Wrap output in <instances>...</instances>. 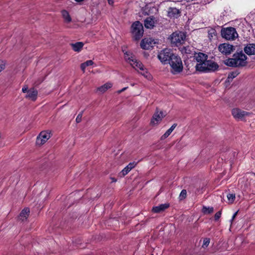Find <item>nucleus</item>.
Instances as JSON below:
<instances>
[{"mask_svg":"<svg viewBox=\"0 0 255 255\" xmlns=\"http://www.w3.org/2000/svg\"><path fill=\"white\" fill-rule=\"evenodd\" d=\"M164 117L165 115H163V112H159L157 108L151 120L150 125L152 126L158 125Z\"/></svg>","mask_w":255,"mask_h":255,"instance_id":"obj_11","label":"nucleus"},{"mask_svg":"<svg viewBox=\"0 0 255 255\" xmlns=\"http://www.w3.org/2000/svg\"><path fill=\"white\" fill-rule=\"evenodd\" d=\"M221 34L223 38L229 40H234L238 36L236 29L231 27L222 29Z\"/></svg>","mask_w":255,"mask_h":255,"instance_id":"obj_5","label":"nucleus"},{"mask_svg":"<svg viewBox=\"0 0 255 255\" xmlns=\"http://www.w3.org/2000/svg\"><path fill=\"white\" fill-rule=\"evenodd\" d=\"M210 242V239L209 238H205L203 241V244L202 245V248H207Z\"/></svg>","mask_w":255,"mask_h":255,"instance_id":"obj_32","label":"nucleus"},{"mask_svg":"<svg viewBox=\"0 0 255 255\" xmlns=\"http://www.w3.org/2000/svg\"><path fill=\"white\" fill-rule=\"evenodd\" d=\"M71 46L74 51L79 52L82 49L84 43L82 42H77L75 43H71Z\"/></svg>","mask_w":255,"mask_h":255,"instance_id":"obj_23","label":"nucleus"},{"mask_svg":"<svg viewBox=\"0 0 255 255\" xmlns=\"http://www.w3.org/2000/svg\"><path fill=\"white\" fill-rule=\"evenodd\" d=\"M207 72H214L219 68L218 64L213 61L208 60L207 62Z\"/></svg>","mask_w":255,"mask_h":255,"instance_id":"obj_16","label":"nucleus"},{"mask_svg":"<svg viewBox=\"0 0 255 255\" xmlns=\"http://www.w3.org/2000/svg\"><path fill=\"white\" fill-rule=\"evenodd\" d=\"M108 1L110 5H113L114 3V0H108Z\"/></svg>","mask_w":255,"mask_h":255,"instance_id":"obj_44","label":"nucleus"},{"mask_svg":"<svg viewBox=\"0 0 255 255\" xmlns=\"http://www.w3.org/2000/svg\"><path fill=\"white\" fill-rule=\"evenodd\" d=\"M130 170L128 167H125L121 171L123 176L126 175Z\"/></svg>","mask_w":255,"mask_h":255,"instance_id":"obj_34","label":"nucleus"},{"mask_svg":"<svg viewBox=\"0 0 255 255\" xmlns=\"http://www.w3.org/2000/svg\"><path fill=\"white\" fill-rule=\"evenodd\" d=\"M75 0L77 2H81V1H83L84 0Z\"/></svg>","mask_w":255,"mask_h":255,"instance_id":"obj_45","label":"nucleus"},{"mask_svg":"<svg viewBox=\"0 0 255 255\" xmlns=\"http://www.w3.org/2000/svg\"><path fill=\"white\" fill-rule=\"evenodd\" d=\"M62 15L65 22L69 23L72 21V18L69 12L66 10H63L61 11Z\"/></svg>","mask_w":255,"mask_h":255,"instance_id":"obj_27","label":"nucleus"},{"mask_svg":"<svg viewBox=\"0 0 255 255\" xmlns=\"http://www.w3.org/2000/svg\"><path fill=\"white\" fill-rule=\"evenodd\" d=\"M218 50L222 54L228 55L231 54L235 50V48L232 44L224 43L218 46Z\"/></svg>","mask_w":255,"mask_h":255,"instance_id":"obj_9","label":"nucleus"},{"mask_svg":"<svg viewBox=\"0 0 255 255\" xmlns=\"http://www.w3.org/2000/svg\"><path fill=\"white\" fill-rule=\"evenodd\" d=\"M51 137V132L48 130L40 132L36 138V143L38 145L44 144Z\"/></svg>","mask_w":255,"mask_h":255,"instance_id":"obj_8","label":"nucleus"},{"mask_svg":"<svg viewBox=\"0 0 255 255\" xmlns=\"http://www.w3.org/2000/svg\"><path fill=\"white\" fill-rule=\"evenodd\" d=\"M169 206V204H162L158 206L153 207L152 211L154 213H160L166 209L168 208Z\"/></svg>","mask_w":255,"mask_h":255,"instance_id":"obj_19","label":"nucleus"},{"mask_svg":"<svg viewBox=\"0 0 255 255\" xmlns=\"http://www.w3.org/2000/svg\"><path fill=\"white\" fill-rule=\"evenodd\" d=\"M187 191L185 189H183L179 196V199L180 200H182L184 199L186 197Z\"/></svg>","mask_w":255,"mask_h":255,"instance_id":"obj_30","label":"nucleus"},{"mask_svg":"<svg viewBox=\"0 0 255 255\" xmlns=\"http://www.w3.org/2000/svg\"><path fill=\"white\" fill-rule=\"evenodd\" d=\"M124 52V58L125 60L128 62L134 69H136V64L140 63V62L138 61L132 53L130 51H126L123 50Z\"/></svg>","mask_w":255,"mask_h":255,"instance_id":"obj_7","label":"nucleus"},{"mask_svg":"<svg viewBox=\"0 0 255 255\" xmlns=\"http://www.w3.org/2000/svg\"><path fill=\"white\" fill-rule=\"evenodd\" d=\"M208 61V60H206L201 63H197L195 66L196 70L200 72H207Z\"/></svg>","mask_w":255,"mask_h":255,"instance_id":"obj_15","label":"nucleus"},{"mask_svg":"<svg viewBox=\"0 0 255 255\" xmlns=\"http://www.w3.org/2000/svg\"><path fill=\"white\" fill-rule=\"evenodd\" d=\"M232 114L234 118L237 120H243L244 118L250 115V113L242 111L238 108L233 109L232 111Z\"/></svg>","mask_w":255,"mask_h":255,"instance_id":"obj_10","label":"nucleus"},{"mask_svg":"<svg viewBox=\"0 0 255 255\" xmlns=\"http://www.w3.org/2000/svg\"><path fill=\"white\" fill-rule=\"evenodd\" d=\"M112 180L113 182H116L117 181V180L114 179V178H112Z\"/></svg>","mask_w":255,"mask_h":255,"instance_id":"obj_46","label":"nucleus"},{"mask_svg":"<svg viewBox=\"0 0 255 255\" xmlns=\"http://www.w3.org/2000/svg\"><path fill=\"white\" fill-rule=\"evenodd\" d=\"M112 86V84L110 83H107L104 85L99 87L97 89V91L100 92L101 93H104L108 89L111 88Z\"/></svg>","mask_w":255,"mask_h":255,"instance_id":"obj_25","label":"nucleus"},{"mask_svg":"<svg viewBox=\"0 0 255 255\" xmlns=\"http://www.w3.org/2000/svg\"><path fill=\"white\" fill-rule=\"evenodd\" d=\"M237 214H238V211H237V212H235V213L234 214V215H233V217H232V219H231V222H233V221L234 220V219L236 218V216H237Z\"/></svg>","mask_w":255,"mask_h":255,"instance_id":"obj_43","label":"nucleus"},{"mask_svg":"<svg viewBox=\"0 0 255 255\" xmlns=\"http://www.w3.org/2000/svg\"><path fill=\"white\" fill-rule=\"evenodd\" d=\"M168 63L171 68V71L173 74H176L182 71L183 68V64L182 60L179 56L174 54L170 59Z\"/></svg>","mask_w":255,"mask_h":255,"instance_id":"obj_2","label":"nucleus"},{"mask_svg":"<svg viewBox=\"0 0 255 255\" xmlns=\"http://www.w3.org/2000/svg\"><path fill=\"white\" fill-rule=\"evenodd\" d=\"M185 33L181 31L173 32L170 37L171 44L176 46L183 44L185 41Z\"/></svg>","mask_w":255,"mask_h":255,"instance_id":"obj_4","label":"nucleus"},{"mask_svg":"<svg viewBox=\"0 0 255 255\" xmlns=\"http://www.w3.org/2000/svg\"><path fill=\"white\" fill-rule=\"evenodd\" d=\"M195 58L198 63H201L207 59L208 56L203 53L199 52L195 54Z\"/></svg>","mask_w":255,"mask_h":255,"instance_id":"obj_18","label":"nucleus"},{"mask_svg":"<svg viewBox=\"0 0 255 255\" xmlns=\"http://www.w3.org/2000/svg\"><path fill=\"white\" fill-rule=\"evenodd\" d=\"M194 48L192 46L188 45L184 46L180 49V51L182 54H191L193 52Z\"/></svg>","mask_w":255,"mask_h":255,"instance_id":"obj_24","label":"nucleus"},{"mask_svg":"<svg viewBox=\"0 0 255 255\" xmlns=\"http://www.w3.org/2000/svg\"><path fill=\"white\" fill-rule=\"evenodd\" d=\"M131 32L134 40H139L142 36L143 33V27L142 24L138 21L133 22L131 25Z\"/></svg>","mask_w":255,"mask_h":255,"instance_id":"obj_3","label":"nucleus"},{"mask_svg":"<svg viewBox=\"0 0 255 255\" xmlns=\"http://www.w3.org/2000/svg\"><path fill=\"white\" fill-rule=\"evenodd\" d=\"M214 209L213 207H206L205 206H203L202 209V212L204 214H210L213 212Z\"/></svg>","mask_w":255,"mask_h":255,"instance_id":"obj_29","label":"nucleus"},{"mask_svg":"<svg viewBox=\"0 0 255 255\" xmlns=\"http://www.w3.org/2000/svg\"><path fill=\"white\" fill-rule=\"evenodd\" d=\"M179 13V10L176 7H169L168 8V15L170 17H177Z\"/></svg>","mask_w":255,"mask_h":255,"instance_id":"obj_20","label":"nucleus"},{"mask_svg":"<svg viewBox=\"0 0 255 255\" xmlns=\"http://www.w3.org/2000/svg\"><path fill=\"white\" fill-rule=\"evenodd\" d=\"M27 91H28V87L27 86H25L22 89V91L23 93H27Z\"/></svg>","mask_w":255,"mask_h":255,"instance_id":"obj_41","label":"nucleus"},{"mask_svg":"<svg viewBox=\"0 0 255 255\" xmlns=\"http://www.w3.org/2000/svg\"><path fill=\"white\" fill-rule=\"evenodd\" d=\"M138 162H135L133 161L132 162H130L127 167L129 168V169L131 170L132 169H133L134 167L136 166V165L137 164Z\"/></svg>","mask_w":255,"mask_h":255,"instance_id":"obj_33","label":"nucleus"},{"mask_svg":"<svg viewBox=\"0 0 255 255\" xmlns=\"http://www.w3.org/2000/svg\"><path fill=\"white\" fill-rule=\"evenodd\" d=\"M247 56L242 51L236 52L233 55V58L227 59L225 64L230 67H243L247 63Z\"/></svg>","mask_w":255,"mask_h":255,"instance_id":"obj_1","label":"nucleus"},{"mask_svg":"<svg viewBox=\"0 0 255 255\" xmlns=\"http://www.w3.org/2000/svg\"><path fill=\"white\" fill-rule=\"evenodd\" d=\"M221 211H219V212H217L215 214V216H214L215 221L218 220L221 217Z\"/></svg>","mask_w":255,"mask_h":255,"instance_id":"obj_36","label":"nucleus"},{"mask_svg":"<svg viewBox=\"0 0 255 255\" xmlns=\"http://www.w3.org/2000/svg\"><path fill=\"white\" fill-rule=\"evenodd\" d=\"M245 52L248 55L255 54V44H249L244 48Z\"/></svg>","mask_w":255,"mask_h":255,"instance_id":"obj_17","label":"nucleus"},{"mask_svg":"<svg viewBox=\"0 0 255 255\" xmlns=\"http://www.w3.org/2000/svg\"><path fill=\"white\" fill-rule=\"evenodd\" d=\"M228 200L231 203H233L235 199V194H229L227 195Z\"/></svg>","mask_w":255,"mask_h":255,"instance_id":"obj_31","label":"nucleus"},{"mask_svg":"<svg viewBox=\"0 0 255 255\" xmlns=\"http://www.w3.org/2000/svg\"><path fill=\"white\" fill-rule=\"evenodd\" d=\"M87 66L85 64V63L84 62L81 64L80 67L81 70L83 71V72H85V69Z\"/></svg>","mask_w":255,"mask_h":255,"instance_id":"obj_39","label":"nucleus"},{"mask_svg":"<svg viewBox=\"0 0 255 255\" xmlns=\"http://www.w3.org/2000/svg\"><path fill=\"white\" fill-rule=\"evenodd\" d=\"M239 74V72L238 71H233L230 73L228 75L227 79L228 81L232 80L234 78L236 77Z\"/></svg>","mask_w":255,"mask_h":255,"instance_id":"obj_28","label":"nucleus"},{"mask_svg":"<svg viewBox=\"0 0 255 255\" xmlns=\"http://www.w3.org/2000/svg\"><path fill=\"white\" fill-rule=\"evenodd\" d=\"M83 112L82 111L80 113H79L78 114V115L77 116L76 119V122L77 123H79L81 122V120H82V115H83Z\"/></svg>","mask_w":255,"mask_h":255,"instance_id":"obj_35","label":"nucleus"},{"mask_svg":"<svg viewBox=\"0 0 255 255\" xmlns=\"http://www.w3.org/2000/svg\"><path fill=\"white\" fill-rule=\"evenodd\" d=\"M128 87H125V88H123L122 89H121V90H120L118 91V93L119 94H120V93H122V92H123L125 91L126 90H127V89H128Z\"/></svg>","mask_w":255,"mask_h":255,"instance_id":"obj_42","label":"nucleus"},{"mask_svg":"<svg viewBox=\"0 0 255 255\" xmlns=\"http://www.w3.org/2000/svg\"><path fill=\"white\" fill-rule=\"evenodd\" d=\"M136 69L135 70H137L138 72L140 73L142 75H143L144 77L148 80L151 79V75L144 68L142 63L140 62V63L136 64Z\"/></svg>","mask_w":255,"mask_h":255,"instance_id":"obj_12","label":"nucleus"},{"mask_svg":"<svg viewBox=\"0 0 255 255\" xmlns=\"http://www.w3.org/2000/svg\"><path fill=\"white\" fill-rule=\"evenodd\" d=\"M177 126V124H173L165 133L163 135H162L161 137V140H164L165 138H166L173 131V130L174 129V128Z\"/></svg>","mask_w":255,"mask_h":255,"instance_id":"obj_26","label":"nucleus"},{"mask_svg":"<svg viewBox=\"0 0 255 255\" xmlns=\"http://www.w3.org/2000/svg\"><path fill=\"white\" fill-rule=\"evenodd\" d=\"M5 68V63L3 61H0V72Z\"/></svg>","mask_w":255,"mask_h":255,"instance_id":"obj_37","label":"nucleus"},{"mask_svg":"<svg viewBox=\"0 0 255 255\" xmlns=\"http://www.w3.org/2000/svg\"><path fill=\"white\" fill-rule=\"evenodd\" d=\"M174 55L169 49H164L159 53L157 57L162 63L165 64L168 63Z\"/></svg>","mask_w":255,"mask_h":255,"instance_id":"obj_6","label":"nucleus"},{"mask_svg":"<svg viewBox=\"0 0 255 255\" xmlns=\"http://www.w3.org/2000/svg\"><path fill=\"white\" fill-rule=\"evenodd\" d=\"M87 66H91L94 64V62L92 60H87L84 62Z\"/></svg>","mask_w":255,"mask_h":255,"instance_id":"obj_38","label":"nucleus"},{"mask_svg":"<svg viewBox=\"0 0 255 255\" xmlns=\"http://www.w3.org/2000/svg\"><path fill=\"white\" fill-rule=\"evenodd\" d=\"M154 25V18L148 17L144 20V26L147 28H152Z\"/></svg>","mask_w":255,"mask_h":255,"instance_id":"obj_21","label":"nucleus"},{"mask_svg":"<svg viewBox=\"0 0 255 255\" xmlns=\"http://www.w3.org/2000/svg\"><path fill=\"white\" fill-rule=\"evenodd\" d=\"M37 94L38 92L36 89L31 88L27 91V93L25 96V98L33 101H35L37 99Z\"/></svg>","mask_w":255,"mask_h":255,"instance_id":"obj_14","label":"nucleus"},{"mask_svg":"<svg viewBox=\"0 0 255 255\" xmlns=\"http://www.w3.org/2000/svg\"><path fill=\"white\" fill-rule=\"evenodd\" d=\"M153 40L150 38L143 39L140 42V47L143 49H149L153 47Z\"/></svg>","mask_w":255,"mask_h":255,"instance_id":"obj_13","label":"nucleus"},{"mask_svg":"<svg viewBox=\"0 0 255 255\" xmlns=\"http://www.w3.org/2000/svg\"><path fill=\"white\" fill-rule=\"evenodd\" d=\"M87 66L85 64V63L84 62L81 64L80 67L81 70L83 71V72H85V69Z\"/></svg>","mask_w":255,"mask_h":255,"instance_id":"obj_40","label":"nucleus"},{"mask_svg":"<svg viewBox=\"0 0 255 255\" xmlns=\"http://www.w3.org/2000/svg\"><path fill=\"white\" fill-rule=\"evenodd\" d=\"M30 213V210L28 208H24L21 212L19 218L22 221H25L28 218Z\"/></svg>","mask_w":255,"mask_h":255,"instance_id":"obj_22","label":"nucleus"}]
</instances>
